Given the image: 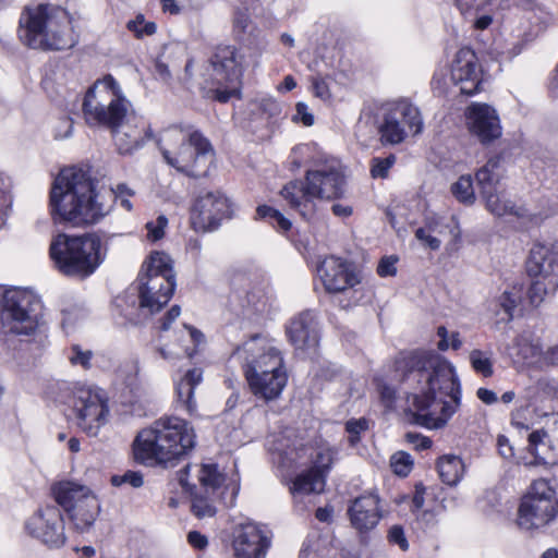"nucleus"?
<instances>
[{
	"label": "nucleus",
	"instance_id": "1",
	"mask_svg": "<svg viewBox=\"0 0 558 558\" xmlns=\"http://www.w3.org/2000/svg\"><path fill=\"white\" fill-rule=\"evenodd\" d=\"M395 367L400 380L417 390L408 397L414 422L427 428L444 427L461 403L454 367L430 351L401 352Z\"/></svg>",
	"mask_w": 558,
	"mask_h": 558
},
{
	"label": "nucleus",
	"instance_id": "2",
	"mask_svg": "<svg viewBox=\"0 0 558 558\" xmlns=\"http://www.w3.org/2000/svg\"><path fill=\"white\" fill-rule=\"evenodd\" d=\"M135 192L126 184H118L106 192L96 190L95 181L80 168L63 169L54 179L50 191V213L59 223L87 227L97 223L113 208L116 202L128 211Z\"/></svg>",
	"mask_w": 558,
	"mask_h": 558
},
{
	"label": "nucleus",
	"instance_id": "3",
	"mask_svg": "<svg viewBox=\"0 0 558 558\" xmlns=\"http://www.w3.org/2000/svg\"><path fill=\"white\" fill-rule=\"evenodd\" d=\"M195 445V433L190 424L177 416L160 417L142 429L133 445L136 461L165 464L184 456Z\"/></svg>",
	"mask_w": 558,
	"mask_h": 558
},
{
	"label": "nucleus",
	"instance_id": "4",
	"mask_svg": "<svg viewBox=\"0 0 558 558\" xmlns=\"http://www.w3.org/2000/svg\"><path fill=\"white\" fill-rule=\"evenodd\" d=\"M165 161L177 171L193 178L206 175L214 160V148L198 130L170 126L158 140Z\"/></svg>",
	"mask_w": 558,
	"mask_h": 558
},
{
	"label": "nucleus",
	"instance_id": "5",
	"mask_svg": "<svg viewBox=\"0 0 558 558\" xmlns=\"http://www.w3.org/2000/svg\"><path fill=\"white\" fill-rule=\"evenodd\" d=\"M20 38L34 49L63 50L76 43L68 11L53 4L26 9L20 17Z\"/></svg>",
	"mask_w": 558,
	"mask_h": 558
},
{
	"label": "nucleus",
	"instance_id": "6",
	"mask_svg": "<svg viewBox=\"0 0 558 558\" xmlns=\"http://www.w3.org/2000/svg\"><path fill=\"white\" fill-rule=\"evenodd\" d=\"M345 175L336 161L317 165L305 173L303 181H292L283 186L281 196L291 208L304 218L315 210V199L332 201L345 193Z\"/></svg>",
	"mask_w": 558,
	"mask_h": 558
},
{
	"label": "nucleus",
	"instance_id": "7",
	"mask_svg": "<svg viewBox=\"0 0 558 558\" xmlns=\"http://www.w3.org/2000/svg\"><path fill=\"white\" fill-rule=\"evenodd\" d=\"M83 118L92 128L112 129L130 119L134 111L120 84L110 74L98 78L86 92Z\"/></svg>",
	"mask_w": 558,
	"mask_h": 558
},
{
	"label": "nucleus",
	"instance_id": "8",
	"mask_svg": "<svg viewBox=\"0 0 558 558\" xmlns=\"http://www.w3.org/2000/svg\"><path fill=\"white\" fill-rule=\"evenodd\" d=\"M49 252L60 272L82 278L92 275L106 256L101 239L95 233L81 236L60 233L51 241Z\"/></svg>",
	"mask_w": 558,
	"mask_h": 558
},
{
	"label": "nucleus",
	"instance_id": "9",
	"mask_svg": "<svg viewBox=\"0 0 558 558\" xmlns=\"http://www.w3.org/2000/svg\"><path fill=\"white\" fill-rule=\"evenodd\" d=\"M140 308L147 315L159 312L171 299L175 274L169 255L155 252L143 263L137 277Z\"/></svg>",
	"mask_w": 558,
	"mask_h": 558
},
{
	"label": "nucleus",
	"instance_id": "10",
	"mask_svg": "<svg viewBox=\"0 0 558 558\" xmlns=\"http://www.w3.org/2000/svg\"><path fill=\"white\" fill-rule=\"evenodd\" d=\"M41 300L29 290L12 289L5 291L0 322L4 333L33 336L44 327Z\"/></svg>",
	"mask_w": 558,
	"mask_h": 558
},
{
	"label": "nucleus",
	"instance_id": "11",
	"mask_svg": "<svg viewBox=\"0 0 558 558\" xmlns=\"http://www.w3.org/2000/svg\"><path fill=\"white\" fill-rule=\"evenodd\" d=\"M244 60V54L234 46L219 45L215 48L209 59L211 73L206 87L216 100L227 102L238 94Z\"/></svg>",
	"mask_w": 558,
	"mask_h": 558
},
{
	"label": "nucleus",
	"instance_id": "12",
	"mask_svg": "<svg viewBox=\"0 0 558 558\" xmlns=\"http://www.w3.org/2000/svg\"><path fill=\"white\" fill-rule=\"evenodd\" d=\"M526 272L532 279L529 301L531 305L539 306L558 289V244H535L526 260Z\"/></svg>",
	"mask_w": 558,
	"mask_h": 558
},
{
	"label": "nucleus",
	"instance_id": "13",
	"mask_svg": "<svg viewBox=\"0 0 558 558\" xmlns=\"http://www.w3.org/2000/svg\"><path fill=\"white\" fill-rule=\"evenodd\" d=\"M558 514L555 489L546 480L534 481L521 499L518 510V525L526 531L549 524Z\"/></svg>",
	"mask_w": 558,
	"mask_h": 558
},
{
	"label": "nucleus",
	"instance_id": "14",
	"mask_svg": "<svg viewBox=\"0 0 558 558\" xmlns=\"http://www.w3.org/2000/svg\"><path fill=\"white\" fill-rule=\"evenodd\" d=\"M52 492L56 501L69 513L77 530L83 532L93 525L99 504L87 486L65 481L56 484Z\"/></svg>",
	"mask_w": 558,
	"mask_h": 558
},
{
	"label": "nucleus",
	"instance_id": "15",
	"mask_svg": "<svg viewBox=\"0 0 558 558\" xmlns=\"http://www.w3.org/2000/svg\"><path fill=\"white\" fill-rule=\"evenodd\" d=\"M234 356L242 361L246 381L252 380L257 386L262 376L284 368L283 359L278 349L259 336H254L234 351Z\"/></svg>",
	"mask_w": 558,
	"mask_h": 558
},
{
	"label": "nucleus",
	"instance_id": "16",
	"mask_svg": "<svg viewBox=\"0 0 558 558\" xmlns=\"http://www.w3.org/2000/svg\"><path fill=\"white\" fill-rule=\"evenodd\" d=\"M73 412L77 426L88 436H97L109 416L108 398L102 389L80 387L73 395Z\"/></svg>",
	"mask_w": 558,
	"mask_h": 558
},
{
	"label": "nucleus",
	"instance_id": "17",
	"mask_svg": "<svg viewBox=\"0 0 558 558\" xmlns=\"http://www.w3.org/2000/svg\"><path fill=\"white\" fill-rule=\"evenodd\" d=\"M232 216L230 199L220 191L201 193L193 205L191 221L196 231L216 230L222 220Z\"/></svg>",
	"mask_w": 558,
	"mask_h": 558
},
{
	"label": "nucleus",
	"instance_id": "18",
	"mask_svg": "<svg viewBox=\"0 0 558 558\" xmlns=\"http://www.w3.org/2000/svg\"><path fill=\"white\" fill-rule=\"evenodd\" d=\"M27 533L49 547L65 543L64 523L57 506L38 509L25 523Z\"/></svg>",
	"mask_w": 558,
	"mask_h": 558
},
{
	"label": "nucleus",
	"instance_id": "19",
	"mask_svg": "<svg viewBox=\"0 0 558 558\" xmlns=\"http://www.w3.org/2000/svg\"><path fill=\"white\" fill-rule=\"evenodd\" d=\"M201 492L195 493L192 499L191 511L198 519L211 518L216 514V501L220 496L218 490L225 476L218 471L216 464H203L198 472Z\"/></svg>",
	"mask_w": 558,
	"mask_h": 558
},
{
	"label": "nucleus",
	"instance_id": "20",
	"mask_svg": "<svg viewBox=\"0 0 558 558\" xmlns=\"http://www.w3.org/2000/svg\"><path fill=\"white\" fill-rule=\"evenodd\" d=\"M470 133L483 145H489L502 134L497 111L487 104L472 102L465 110Z\"/></svg>",
	"mask_w": 558,
	"mask_h": 558
},
{
	"label": "nucleus",
	"instance_id": "21",
	"mask_svg": "<svg viewBox=\"0 0 558 558\" xmlns=\"http://www.w3.org/2000/svg\"><path fill=\"white\" fill-rule=\"evenodd\" d=\"M232 548L235 558H265L270 539L254 522L238 524L232 532Z\"/></svg>",
	"mask_w": 558,
	"mask_h": 558
},
{
	"label": "nucleus",
	"instance_id": "22",
	"mask_svg": "<svg viewBox=\"0 0 558 558\" xmlns=\"http://www.w3.org/2000/svg\"><path fill=\"white\" fill-rule=\"evenodd\" d=\"M110 132L118 151L122 155L133 154L153 138L149 125L138 119L134 111L130 119L120 122V125L113 126Z\"/></svg>",
	"mask_w": 558,
	"mask_h": 558
},
{
	"label": "nucleus",
	"instance_id": "23",
	"mask_svg": "<svg viewBox=\"0 0 558 558\" xmlns=\"http://www.w3.org/2000/svg\"><path fill=\"white\" fill-rule=\"evenodd\" d=\"M451 78L460 87V93L473 95L480 89L481 70L475 52L470 48H461L451 68Z\"/></svg>",
	"mask_w": 558,
	"mask_h": 558
},
{
	"label": "nucleus",
	"instance_id": "24",
	"mask_svg": "<svg viewBox=\"0 0 558 558\" xmlns=\"http://www.w3.org/2000/svg\"><path fill=\"white\" fill-rule=\"evenodd\" d=\"M317 275L329 293L342 292L359 282L350 265L335 256L322 260L317 266Z\"/></svg>",
	"mask_w": 558,
	"mask_h": 558
},
{
	"label": "nucleus",
	"instance_id": "25",
	"mask_svg": "<svg viewBox=\"0 0 558 558\" xmlns=\"http://www.w3.org/2000/svg\"><path fill=\"white\" fill-rule=\"evenodd\" d=\"M287 333L295 349L315 348L318 344L319 336L314 313L305 311L294 317L287 329Z\"/></svg>",
	"mask_w": 558,
	"mask_h": 558
},
{
	"label": "nucleus",
	"instance_id": "26",
	"mask_svg": "<svg viewBox=\"0 0 558 558\" xmlns=\"http://www.w3.org/2000/svg\"><path fill=\"white\" fill-rule=\"evenodd\" d=\"M352 525L360 532L374 529L380 518L379 498L375 494L357 497L349 508Z\"/></svg>",
	"mask_w": 558,
	"mask_h": 558
},
{
	"label": "nucleus",
	"instance_id": "27",
	"mask_svg": "<svg viewBox=\"0 0 558 558\" xmlns=\"http://www.w3.org/2000/svg\"><path fill=\"white\" fill-rule=\"evenodd\" d=\"M400 116L415 120L416 107L407 101L397 104L386 116L379 128L381 140L388 144H399L407 136V130L400 124Z\"/></svg>",
	"mask_w": 558,
	"mask_h": 558
},
{
	"label": "nucleus",
	"instance_id": "28",
	"mask_svg": "<svg viewBox=\"0 0 558 558\" xmlns=\"http://www.w3.org/2000/svg\"><path fill=\"white\" fill-rule=\"evenodd\" d=\"M287 380L288 376L286 368H281L267 376H262V383L257 386L252 380H247V384L254 396L264 399L265 401H271L279 398L287 385Z\"/></svg>",
	"mask_w": 558,
	"mask_h": 558
},
{
	"label": "nucleus",
	"instance_id": "29",
	"mask_svg": "<svg viewBox=\"0 0 558 558\" xmlns=\"http://www.w3.org/2000/svg\"><path fill=\"white\" fill-rule=\"evenodd\" d=\"M203 379V371L201 368H192L186 372L184 377L177 385L178 402L189 413H192L196 409V402L194 400V389Z\"/></svg>",
	"mask_w": 558,
	"mask_h": 558
},
{
	"label": "nucleus",
	"instance_id": "30",
	"mask_svg": "<svg viewBox=\"0 0 558 558\" xmlns=\"http://www.w3.org/2000/svg\"><path fill=\"white\" fill-rule=\"evenodd\" d=\"M524 398L537 410L546 401L558 399V384L553 378L541 377L525 389Z\"/></svg>",
	"mask_w": 558,
	"mask_h": 558
},
{
	"label": "nucleus",
	"instance_id": "31",
	"mask_svg": "<svg viewBox=\"0 0 558 558\" xmlns=\"http://www.w3.org/2000/svg\"><path fill=\"white\" fill-rule=\"evenodd\" d=\"M499 168L500 158L493 157L476 171L475 180L482 196L497 191V186L501 178Z\"/></svg>",
	"mask_w": 558,
	"mask_h": 558
},
{
	"label": "nucleus",
	"instance_id": "32",
	"mask_svg": "<svg viewBox=\"0 0 558 558\" xmlns=\"http://www.w3.org/2000/svg\"><path fill=\"white\" fill-rule=\"evenodd\" d=\"M438 473L441 481L448 485H456L464 473V463L458 456L447 454L438 460Z\"/></svg>",
	"mask_w": 558,
	"mask_h": 558
},
{
	"label": "nucleus",
	"instance_id": "33",
	"mask_svg": "<svg viewBox=\"0 0 558 558\" xmlns=\"http://www.w3.org/2000/svg\"><path fill=\"white\" fill-rule=\"evenodd\" d=\"M325 487L324 474H316L307 470L299 474L292 483L290 490L292 494L306 495L311 493H322Z\"/></svg>",
	"mask_w": 558,
	"mask_h": 558
},
{
	"label": "nucleus",
	"instance_id": "34",
	"mask_svg": "<svg viewBox=\"0 0 558 558\" xmlns=\"http://www.w3.org/2000/svg\"><path fill=\"white\" fill-rule=\"evenodd\" d=\"M482 197L485 201L486 208L495 216L518 215L514 204L510 199H506L497 191Z\"/></svg>",
	"mask_w": 558,
	"mask_h": 558
},
{
	"label": "nucleus",
	"instance_id": "35",
	"mask_svg": "<svg viewBox=\"0 0 558 558\" xmlns=\"http://www.w3.org/2000/svg\"><path fill=\"white\" fill-rule=\"evenodd\" d=\"M492 356V351H482L480 349H474L469 354V361L471 363L472 368L477 374L487 378L493 376L494 374Z\"/></svg>",
	"mask_w": 558,
	"mask_h": 558
},
{
	"label": "nucleus",
	"instance_id": "36",
	"mask_svg": "<svg viewBox=\"0 0 558 558\" xmlns=\"http://www.w3.org/2000/svg\"><path fill=\"white\" fill-rule=\"evenodd\" d=\"M453 196L461 203L472 205L475 202L473 180L471 175H461L457 182L451 185Z\"/></svg>",
	"mask_w": 558,
	"mask_h": 558
},
{
	"label": "nucleus",
	"instance_id": "37",
	"mask_svg": "<svg viewBox=\"0 0 558 558\" xmlns=\"http://www.w3.org/2000/svg\"><path fill=\"white\" fill-rule=\"evenodd\" d=\"M258 219H267L274 227L281 231H288L291 228V222L279 210L267 206L260 205L256 209Z\"/></svg>",
	"mask_w": 558,
	"mask_h": 558
},
{
	"label": "nucleus",
	"instance_id": "38",
	"mask_svg": "<svg viewBox=\"0 0 558 558\" xmlns=\"http://www.w3.org/2000/svg\"><path fill=\"white\" fill-rule=\"evenodd\" d=\"M521 301V289L513 287L511 290H506L498 298V306L505 312L507 315V320H511L513 318V311L518 306Z\"/></svg>",
	"mask_w": 558,
	"mask_h": 558
},
{
	"label": "nucleus",
	"instance_id": "39",
	"mask_svg": "<svg viewBox=\"0 0 558 558\" xmlns=\"http://www.w3.org/2000/svg\"><path fill=\"white\" fill-rule=\"evenodd\" d=\"M126 27L136 38L151 36L157 29L156 24L154 22H146L142 14H138L134 20H130Z\"/></svg>",
	"mask_w": 558,
	"mask_h": 558
},
{
	"label": "nucleus",
	"instance_id": "40",
	"mask_svg": "<svg viewBox=\"0 0 558 558\" xmlns=\"http://www.w3.org/2000/svg\"><path fill=\"white\" fill-rule=\"evenodd\" d=\"M531 407L533 405L526 402L515 408L511 413V425L518 429L529 430L532 426Z\"/></svg>",
	"mask_w": 558,
	"mask_h": 558
},
{
	"label": "nucleus",
	"instance_id": "41",
	"mask_svg": "<svg viewBox=\"0 0 558 558\" xmlns=\"http://www.w3.org/2000/svg\"><path fill=\"white\" fill-rule=\"evenodd\" d=\"M412 464L411 456L403 451L396 452L390 460L393 473L400 476H407L412 469Z\"/></svg>",
	"mask_w": 558,
	"mask_h": 558
},
{
	"label": "nucleus",
	"instance_id": "42",
	"mask_svg": "<svg viewBox=\"0 0 558 558\" xmlns=\"http://www.w3.org/2000/svg\"><path fill=\"white\" fill-rule=\"evenodd\" d=\"M333 462V452L330 449H324L317 452L313 466L310 469L316 474H324V478L326 474L330 470V466Z\"/></svg>",
	"mask_w": 558,
	"mask_h": 558
},
{
	"label": "nucleus",
	"instance_id": "43",
	"mask_svg": "<svg viewBox=\"0 0 558 558\" xmlns=\"http://www.w3.org/2000/svg\"><path fill=\"white\" fill-rule=\"evenodd\" d=\"M168 226V218L159 215L155 220L146 223L147 239L151 242L161 240L165 236V230Z\"/></svg>",
	"mask_w": 558,
	"mask_h": 558
},
{
	"label": "nucleus",
	"instance_id": "44",
	"mask_svg": "<svg viewBox=\"0 0 558 558\" xmlns=\"http://www.w3.org/2000/svg\"><path fill=\"white\" fill-rule=\"evenodd\" d=\"M93 352L90 350H83L78 344H74L70 349L69 360L72 365H80L85 369L90 368V360Z\"/></svg>",
	"mask_w": 558,
	"mask_h": 558
},
{
	"label": "nucleus",
	"instance_id": "45",
	"mask_svg": "<svg viewBox=\"0 0 558 558\" xmlns=\"http://www.w3.org/2000/svg\"><path fill=\"white\" fill-rule=\"evenodd\" d=\"M387 539L390 545L398 546L402 551H407L409 549L410 545L405 536L404 529L399 524L390 526L387 533Z\"/></svg>",
	"mask_w": 558,
	"mask_h": 558
},
{
	"label": "nucleus",
	"instance_id": "46",
	"mask_svg": "<svg viewBox=\"0 0 558 558\" xmlns=\"http://www.w3.org/2000/svg\"><path fill=\"white\" fill-rule=\"evenodd\" d=\"M377 391L386 409H391L396 402V389L381 379H376Z\"/></svg>",
	"mask_w": 558,
	"mask_h": 558
},
{
	"label": "nucleus",
	"instance_id": "47",
	"mask_svg": "<svg viewBox=\"0 0 558 558\" xmlns=\"http://www.w3.org/2000/svg\"><path fill=\"white\" fill-rule=\"evenodd\" d=\"M113 486H121L122 484H129L132 487L138 488L143 485V475L136 471H128L123 475H114L111 477Z\"/></svg>",
	"mask_w": 558,
	"mask_h": 558
},
{
	"label": "nucleus",
	"instance_id": "48",
	"mask_svg": "<svg viewBox=\"0 0 558 558\" xmlns=\"http://www.w3.org/2000/svg\"><path fill=\"white\" fill-rule=\"evenodd\" d=\"M547 433L544 429L534 430L529 436V446L531 447V452L535 456L533 461L523 462L524 465H535L537 464V448L539 445L545 444V439L547 438Z\"/></svg>",
	"mask_w": 558,
	"mask_h": 558
},
{
	"label": "nucleus",
	"instance_id": "49",
	"mask_svg": "<svg viewBox=\"0 0 558 558\" xmlns=\"http://www.w3.org/2000/svg\"><path fill=\"white\" fill-rule=\"evenodd\" d=\"M251 19L246 10H236L233 15V31L239 36L245 34L250 27Z\"/></svg>",
	"mask_w": 558,
	"mask_h": 558
},
{
	"label": "nucleus",
	"instance_id": "50",
	"mask_svg": "<svg viewBox=\"0 0 558 558\" xmlns=\"http://www.w3.org/2000/svg\"><path fill=\"white\" fill-rule=\"evenodd\" d=\"M395 162V157L390 156L385 159H374L371 172L374 178H386L388 170Z\"/></svg>",
	"mask_w": 558,
	"mask_h": 558
},
{
	"label": "nucleus",
	"instance_id": "51",
	"mask_svg": "<svg viewBox=\"0 0 558 558\" xmlns=\"http://www.w3.org/2000/svg\"><path fill=\"white\" fill-rule=\"evenodd\" d=\"M398 258L396 256L383 257L377 266V274L380 277H391L397 274L396 264Z\"/></svg>",
	"mask_w": 558,
	"mask_h": 558
},
{
	"label": "nucleus",
	"instance_id": "52",
	"mask_svg": "<svg viewBox=\"0 0 558 558\" xmlns=\"http://www.w3.org/2000/svg\"><path fill=\"white\" fill-rule=\"evenodd\" d=\"M415 238L433 251H437L441 244V241L438 238L433 236L432 232L426 231V228L416 229Z\"/></svg>",
	"mask_w": 558,
	"mask_h": 558
},
{
	"label": "nucleus",
	"instance_id": "53",
	"mask_svg": "<svg viewBox=\"0 0 558 558\" xmlns=\"http://www.w3.org/2000/svg\"><path fill=\"white\" fill-rule=\"evenodd\" d=\"M400 124L401 126H404V129H408V132L412 133L413 135H416L422 132L423 129V120L420 113V110L416 108V118L413 120L410 119L408 116H400Z\"/></svg>",
	"mask_w": 558,
	"mask_h": 558
},
{
	"label": "nucleus",
	"instance_id": "54",
	"mask_svg": "<svg viewBox=\"0 0 558 558\" xmlns=\"http://www.w3.org/2000/svg\"><path fill=\"white\" fill-rule=\"evenodd\" d=\"M293 121H301L305 126H311L314 124V117L308 112V108L304 102L296 104Z\"/></svg>",
	"mask_w": 558,
	"mask_h": 558
},
{
	"label": "nucleus",
	"instance_id": "55",
	"mask_svg": "<svg viewBox=\"0 0 558 558\" xmlns=\"http://www.w3.org/2000/svg\"><path fill=\"white\" fill-rule=\"evenodd\" d=\"M312 86H313V90H314V94L316 97H318L323 100H327L330 98L329 87L324 78L318 77V76L313 77Z\"/></svg>",
	"mask_w": 558,
	"mask_h": 558
},
{
	"label": "nucleus",
	"instance_id": "56",
	"mask_svg": "<svg viewBox=\"0 0 558 558\" xmlns=\"http://www.w3.org/2000/svg\"><path fill=\"white\" fill-rule=\"evenodd\" d=\"M187 542L192 547L201 550L205 549L208 545L207 537L197 531H191L187 534Z\"/></svg>",
	"mask_w": 558,
	"mask_h": 558
},
{
	"label": "nucleus",
	"instance_id": "57",
	"mask_svg": "<svg viewBox=\"0 0 558 558\" xmlns=\"http://www.w3.org/2000/svg\"><path fill=\"white\" fill-rule=\"evenodd\" d=\"M368 427V422L365 418L360 420H350L345 424V430L350 434L360 435V433L366 430Z\"/></svg>",
	"mask_w": 558,
	"mask_h": 558
},
{
	"label": "nucleus",
	"instance_id": "58",
	"mask_svg": "<svg viewBox=\"0 0 558 558\" xmlns=\"http://www.w3.org/2000/svg\"><path fill=\"white\" fill-rule=\"evenodd\" d=\"M181 308L179 305H173L161 320V329L163 331L170 328V325L180 316Z\"/></svg>",
	"mask_w": 558,
	"mask_h": 558
},
{
	"label": "nucleus",
	"instance_id": "59",
	"mask_svg": "<svg viewBox=\"0 0 558 558\" xmlns=\"http://www.w3.org/2000/svg\"><path fill=\"white\" fill-rule=\"evenodd\" d=\"M408 439L415 446L416 449H428L432 446V440L428 437H424L417 434H408Z\"/></svg>",
	"mask_w": 558,
	"mask_h": 558
},
{
	"label": "nucleus",
	"instance_id": "60",
	"mask_svg": "<svg viewBox=\"0 0 558 558\" xmlns=\"http://www.w3.org/2000/svg\"><path fill=\"white\" fill-rule=\"evenodd\" d=\"M477 398L485 404H494L497 402V395L487 388H478L476 391Z\"/></svg>",
	"mask_w": 558,
	"mask_h": 558
},
{
	"label": "nucleus",
	"instance_id": "61",
	"mask_svg": "<svg viewBox=\"0 0 558 558\" xmlns=\"http://www.w3.org/2000/svg\"><path fill=\"white\" fill-rule=\"evenodd\" d=\"M11 190V180L9 177L4 175L0 172V199L3 198L2 203L7 202V194L10 193Z\"/></svg>",
	"mask_w": 558,
	"mask_h": 558
},
{
	"label": "nucleus",
	"instance_id": "62",
	"mask_svg": "<svg viewBox=\"0 0 558 558\" xmlns=\"http://www.w3.org/2000/svg\"><path fill=\"white\" fill-rule=\"evenodd\" d=\"M331 210L337 217H341V218L349 217L352 214V207L348 206V205H342V204L332 205Z\"/></svg>",
	"mask_w": 558,
	"mask_h": 558
},
{
	"label": "nucleus",
	"instance_id": "63",
	"mask_svg": "<svg viewBox=\"0 0 558 558\" xmlns=\"http://www.w3.org/2000/svg\"><path fill=\"white\" fill-rule=\"evenodd\" d=\"M544 360L547 364L558 366V345L549 348L544 353Z\"/></svg>",
	"mask_w": 558,
	"mask_h": 558
},
{
	"label": "nucleus",
	"instance_id": "64",
	"mask_svg": "<svg viewBox=\"0 0 558 558\" xmlns=\"http://www.w3.org/2000/svg\"><path fill=\"white\" fill-rule=\"evenodd\" d=\"M498 446H499V452L504 458H510L512 456V448L508 444V440L505 437H499Z\"/></svg>",
	"mask_w": 558,
	"mask_h": 558
}]
</instances>
